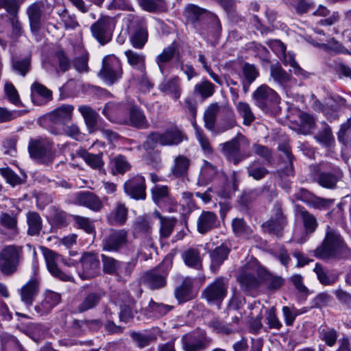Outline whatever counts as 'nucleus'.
Listing matches in <instances>:
<instances>
[{"instance_id":"3c124183","label":"nucleus","mask_w":351,"mask_h":351,"mask_svg":"<svg viewBox=\"0 0 351 351\" xmlns=\"http://www.w3.org/2000/svg\"><path fill=\"white\" fill-rule=\"evenodd\" d=\"M101 261L103 270L105 273L110 275L119 274V270L121 264L119 261L104 254L101 255Z\"/></svg>"},{"instance_id":"ddd939ff","label":"nucleus","mask_w":351,"mask_h":351,"mask_svg":"<svg viewBox=\"0 0 351 351\" xmlns=\"http://www.w3.org/2000/svg\"><path fill=\"white\" fill-rule=\"evenodd\" d=\"M287 225V219L283 214L280 204L274 206L270 218L262 224L264 232L278 238L283 234L284 228Z\"/></svg>"},{"instance_id":"0eeeda50","label":"nucleus","mask_w":351,"mask_h":351,"mask_svg":"<svg viewBox=\"0 0 351 351\" xmlns=\"http://www.w3.org/2000/svg\"><path fill=\"white\" fill-rule=\"evenodd\" d=\"M185 136L177 127L167 129L164 132H152L148 135L144 146L146 148H154L158 143L162 146H173L180 144Z\"/></svg>"},{"instance_id":"a19ab883","label":"nucleus","mask_w":351,"mask_h":351,"mask_svg":"<svg viewBox=\"0 0 351 351\" xmlns=\"http://www.w3.org/2000/svg\"><path fill=\"white\" fill-rule=\"evenodd\" d=\"M182 257L184 263L189 267L199 269L202 266L199 252L197 249H187L182 253Z\"/></svg>"},{"instance_id":"8fccbe9b","label":"nucleus","mask_w":351,"mask_h":351,"mask_svg":"<svg viewBox=\"0 0 351 351\" xmlns=\"http://www.w3.org/2000/svg\"><path fill=\"white\" fill-rule=\"evenodd\" d=\"M175 53L176 47L173 45H171L165 48L158 55L156 61L161 73L163 72L164 64L169 62L174 57Z\"/></svg>"},{"instance_id":"b1692460","label":"nucleus","mask_w":351,"mask_h":351,"mask_svg":"<svg viewBox=\"0 0 351 351\" xmlns=\"http://www.w3.org/2000/svg\"><path fill=\"white\" fill-rule=\"evenodd\" d=\"M0 226L9 231L8 237L11 239H15L19 234L18 216L14 212H1L0 213Z\"/></svg>"},{"instance_id":"a18cd8bd","label":"nucleus","mask_w":351,"mask_h":351,"mask_svg":"<svg viewBox=\"0 0 351 351\" xmlns=\"http://www.w3.org/2000/svg\"><path fill=\"white\" fill-rule=\"evenodd\" d=\"M155 250L156 248L151 235L143 236L138 250V254L147 260L152 257V253Z\"/></svg>"},{"instance_id":"4d7b16f0","label":"nucleus","mask_w":351,"mask_h":351,"mask_svg":"<svg viewBox=\"0 0 351 351\" xmlns=\"http://www.w3.org/2000/svg\"><path fill=\"white\" fill-rule=\"evenodd\" d=\"M208 326L212 328L213 332L218 334L229 335L234 332L233 329L230 326L229 324L217 318L212 319L208 323Z\"/></svg>"},{"instance_id":"680f3d73","label":"nucleus","mask_w":351,"mask_h":351,"mask_svg":"<svg viewBox=\"0 0 351 351\" xmlns=\"http://www.w3.org/2000/svg\"><path fill=\"white\" fill-rule=\"evenodd\" d=\"M242 74L248 84H252L259 75L257 68L249 63H245L242 67Z\"/></svg>"},{"instance_id":"39448f33","label":"nucleus","mask_w":351,"mask_h":351,"mask_svg":"<svg viewBox=\"0 0 351 351\" xmlns=\"http://www.w3.org/2000/svg\"><path fill=\"white\" fill-rule=\"evenodd\" d=\"M23 247L8 245L0 251V271L6 276H11L18 270L23 258Z\"/></svg>"},{"instance_id":"cd10ccee","label":"nucleus","mask_w":351,"mask_h":351,"mask_svg":"<svg viewBox=\"0 0 351 351\" xmlns=\"http://www.w3.org/2000/svg\"><path fill=\"white\" fill-rule=\"evenodd\" d=\"M158 89L165 95H170L173 99L178 100L182 93L180 79L176 76L165 80L160 84Z\"/></svg>"},{"instance_id":"79ce46f5","label":"nucleus","mask_w":351,"mask_h":351,"mask_svg":"<svg viewBox=\"0 0 351 351\" xmlns=\"http://www.w3.org/2000/svg\"><path fill=\"white\" fill-rule=\"evenodd\" d=\"M215 85L207 80H202L194 86V94L203 99L211 97L215 93Z\"/></svg>"},{"instance_id":"0e129e2a","label":"nucleus","mask_w":351,"mask_h":351,"mask_svg":"<svg viewBox=\"0 0 351 351\" xmlns=\"http://www.w3.org/2000/svg\"><path fill=\"white\" fill-rule=\"evenodd\" d=\"M113 216V221L116 224H123L128 217V209L124 204L118 203L112 213Z\"/></svg>"},{"instance_id":"473e14b6","label":"nucleus","mask_w":351,"mask_h":351,"mask_svg":"<svg viewBox=\"0 0 351 351\" xmlns=\"http://www.w3.org/2000/svg\"><path fill=\"white\" fill-rule=\"evenodd\" d=\"M270 77L283 87L288 86L292 81L291 75L285 71L279 63L271 65Z\"/></svg>"},{"instance_id":"f3484780","label":"nucleus","mask_w":351,"mask_h":351,"mask_svg":"<svg viewBox=\"0 0 351 351\" xmlns=\"http://www.w3.org/2000/svg\"><path fill=\"white\" fill-rule=\"evenodd\" d=\"M125 193L135 199H145L146 197L145 179L141 175H136L128 179L123 186Z\"/></svg>"},{"instance_id":"603ef678","label":"nucleus","mask_w":351,"mask_h":351,"mask_svg":"<svg viewBox=\"0 0 351 351\" xmlns=\"http://www.w3.org/2000/svg\"><path fill=\"white\" fill-rule=\"evenodd\" d=\"M315 138L326 147L330 146L335 141L330 126L325 123H323V129L315 136Z\"/></svg>"},{"instance_id":"7ed1b4c3","label":"nucleus","mask_w":351,"mask_h":351,"mask_svg":"<svg viewBox=\"0 0 351 351\" xmlns=\"http://www.w3.org/2000/svg\"><path fill=\"white\" fill-rule=\"evenodd\" d=\"M220 147L225 158L235 165L252 155L250 141L241 134L220 144Z\"/></svg>"},{"instance_id":"e2e57ef3","label":"nucleus","mask_w":351,"mask_h":351,"mask_svg":"<svg viewBox=\"0 0 351 351\" xmlns=\"http://www.w3.org/2000/svg\"><path fill=\"white\" fill-rule=\"evenodd\" d=\"M320 338L326 344L332 347L337 339V332L334 328H322L319 331Z\"/></svg>"},{"instance_id":"2f4dec72","label":"nucleus","mask_w":351,"mask_h":351,"mask_svg":"<svg viewBox=\"0 0 351 351\" xmlns=\"http://www.w3.org/2000/svg\"><path fill=\"white\" fill-rule=\"evenodd\" d=\"M192 285V280L190 278H186L182 284L176 288L174 295L180 303L189 301L194 298L191 291Z\"/></svg>"},{"instance_id":"4be33fe9","label":"nucleus","mask_w":351,"mask_h":351,"mask_svg":"<svg viewBox=\"0 0 351 351\" xmlns=\"http://www.w3.org/2000/svg\"><path fill=\"white\" fill-rule=\"evenodd\" d=\"M343 173L339 168L331 171H321L317 173L315 181L323 188L335 189L337 182L342 178Z\"/></svg>"},{"instance_id":"bf43d9fd","label":"nucleus","mask_w":351,"mask_h":351,"mask_svg":"<svg viewBox=\"0 0 351 351\" xmlns=\"http://www.w3.org/2000/svg\"><path fill=\"white\" fill-rule=\"evenodd\" d=\"M206 10L193 4L188 5L184 12V16L191 22L199 20Z\"/></svg>"},{"instance_id":"a211bd4d","label":"nucleus","mask_w":351,"mask_h":351,"mask_svg":"<svg viewBox=\"0 0 351 351\" xmlns=\"http://www.w3.org/2000/svg\"><path fill=\"white\" fill-rule=\"evenodd\" d=\"M128 232L124 229L112 230L102 241L103 250L117 252L128 242Z\"/></svg>"},{"instance_id":"37998d69","label":"nucleus","mask_w":351,"mask_h":351,"mask_svg":"<svg viewBox=\"0 0 351 351\" xmlns=\"http://www.w3.org/2000/svg\"><path fill=\"white\" fill-rule=\"evenodd\" d=\"M232 228L237 237L248 238L252 234V230L242 218H234L232 221Z\"/></svg>"},{"instance_id":"864d4df0","label":"nucleus","mask_w":351,"mask_h":351,"mask_svg":"<svg viewBox=\"0 0 351 351\" xmlns=\"http://www.w3.org/2000/svg\"><path fill=\"white\" fill-rule=\"evenodd\" d=\"M237 109L243 119L244 125H249L255 119V117L248 104L239 101L237 105Z\"/></svg>"},{"instance_id":"9b49d317","label":"nucleus","mask_w":351,"mask_h":351,"mask_svg":"<svg viewBox=\"0 0 351 351\" xmlns=\"http://www.w3.org/2000/svg\"><path fill=\"white\" fill-rule=\"evenodd\" d=\"M228 287V278H217L204 289L202 297L210 304H219L226 297Z\"/></svg>"},{"instance_id":"338daca9","label":"nucleus","mask_w":351,"mask_h":351,"mask_svg":"<svg viewBox=\"0 0 351 351\" xmlns=\"http://www.w3.org/2000/svg\"><path fill=\"white\" fill-rule=\"evenodd\" d=\"M61 23H62L65 29H73L76 28L79 24L74 16L71 15L66 10L58 13Z\"/></svg>"},{"instance_id":"de8ad7c7","label":"nucleus","mask_w":351,"mask_h":351,"mask_svg":"<svg viewBox=\"0 0 351 351\" xmlns=\"http://www.w3.org/2000/svg\"><path fill=\"white\" fill-rule=\"evenodd\" d=\"M346 104V100L341 97L337 98H331L330 99L326 104V106L324 107L322 110L324 112L328 119L332 120L335 119L337 117L336 114L330 113V110H332L333 112H337L339 108L342 106H344Z\"/></svg>"},{"instance_id":"6e6552de","label":"nucleus","mask_w":351,"mask_h":351,"mask_svg":"<svg viewBox=\"0 0 351 351\" xmlns=\"http://www.w3.org/2000/svg\"><path fill=\"white\" fill-rule=\"evenodd\" d=\"M52 146V143L46 138H32L28 145L29 156L38 162L48 165L53 159Z\"/></svg>"},{"instance_id":"72a5a7b5","label":"nucleus","mask_w":351,"mask_h":351,"mask_svg":"<svg viewBox=\"0 0 351 351\" xmlns=\"http://www.w3.org/2000/svg\"><path fill=\"white\" fill-rule=\"evenodd\" d=\"M77 154L91 168L97 170H101L102 169L104 166L102 153L94 154L88 153L84 149H80L77 151Z\"/></svg>"},{"instance_id":"dca6fc26","label":"nucleus","mask_w":351,"mask_h":351,"mask_svg":"<svg viewBox=\"0 0 351 351\" xmlns=\"http://www.w3.org/2000/svg\"><path fill=\"white\" fill-rule=\"evenodd\" d=\"M82 269L79 276L82 280H88L96 277L99 274V261L93 253H84L80 258Z\"/></svg>"},{"instance_id":"ea45409f","label":"nucleus","mask_w":351,"mask_h":351,"mask_svg":"<svg viewBox=\"0 0 351 351\" xmlns=\"http://www.w3.org/2000/svg\"><path fill=\"white\" fill-rule=\"evenodd\" d=\"M78 110L82 115L89 130L93 132L97 125L98 114L90 106H80Z\"/></svg>"},{"instance_id":"f8f14e48","label":"nucleus","mask_w":351,"mask_h":351,"mask_svg":"<svg viewBox=\"0 0 351 351\" xmlns=\"http://www.w3.org/2000/svg\"><path fill=\"white\" fill-rule=\"evenodd\" d=\"M115 25L112 17L102 16L90 26L92 35L101 45H105L112 39Z\"/></svg>"},{"instance_id":"09e8293b","label":"nucleus","mask_w":351,"mask_h":351,"mask_svg":"<svg viewBox=\"0 0 351 351\" xmlns=\"http://www.w3.org/2000/svg\"><path fill=\"white\" fill-rule=\"evenodd\" d=\"M151 193L154 202L158 206L170 198L169 188L165 185H156L152 189Z\"/></svg>"},{"instance_id":"c03bdc74","label":"nucleus","mask_w":351,"mask_h":351,"mask_svg":"<svg viewBox=\"0 0 351 351\" xmlns=\"http://www.w3.org/2000/svg\"><path fill=\"white\" fill-rule=\"evenodd\" d=\"M217 104H211L204 112V121L205 127L209 130H213L215 125L217 115L219 111Z\"/></svg>"},{"instance_id":"393cba45","label":"nucleus","mask_w":351,"mask_h":351,"mask_svg":"<svg viewBox=\"0 0 351 351\" xmlns=\"http://www.w3.org/2000/svg\"><path fill=\"white\" fill-rule=\"evenodd\" d=\"M217 216L211 211H202L197 221V231L205 234L217 226Z\"/></svg>"},{"instance_id":"2eb2a0df","label":"nucleus","mask_w":351,"mask_h":351,"mask_svg":"<svg viewBox=\"0 0 351 351\" xmlns=\"http://www.w3.org/2000/svg\"><path fill=\"white\" fill-rule=\"evenodd\" d=\"M252 96L256 104L262 109H268L280 101L277 93L266 84H262L258 87Z\"/></svg>"},{"instance_id":"7c9ffc66","label":"nucleus","mask_w":351,"mask_h":351,"mask_svg":"<svg viewBox=\"0 0 351 351\" xmlns=\"http://www.w3.org/2000/svg\"><path fill=\"white\" fill-rule=\"evenodd\" d=\"M104 296V292L99 291L88 293L79 304L77 311L84 313L96 307Z\"/></svg>"},{"instance_id":"f03ea898","label":"nucleus","mask_w":351,"mask_h":351,"mask_svg":"<svg viewBox=\"0 0 351 351\" xmlns=\"http://www.w3.org/2000/svg\"><path fill=\"white\" fill-rule=\"evenodd\" d=\"M103 113L109 119L117 116L120 122L139 129H145L149 126L143 112L138 106L132 103L127 104L108 103L104 108Z\"/></svg>"},{"instance_id":"423d86ee","label":"nucleus","mask_w":351,"mask_h":351,"mask_svg":"<svg viewBox=\"0 0 351 351\" xmlns=\"http://www.w3.org/2000/svg\"><path fill=\"white\" fill-rule=\"evenodd\" d=\"M172 267V261L164 260L156 268L145 272L142 278V282L151 290H158L167 285V277Z\"/></svg>"},{"instance_id":"49530a36","label":"nucleus","mask_w":351,"mask_h":351,"mask_svg":"<svg viewBox=\"0 0 351 351\" xmlns=\"http://www.w3.org/2000/svg\"><path fill=\"white\" fill-rule=\"evenodd\" d=\"M298 117L300 122L298 132L304 135L310 134L311 131L315 128V118L306 112H301Z\"/></svg>"},{"instance_id":"052dcab7","label":"nucleus","mask_w":351,"mask_h":351,"mask_svg":"<svg viewBox=\"0 0 351 351\" xmlns=\"http://www.w3.org/2000/svg\"><path fill=\"white\" fill-rule=\"evenodd\" d=\"M0 174L12 186L23 183V180L9 167L0 168Z\"/></svg>"},{"instance_id":"20e7f679","label":"nucleus","mask_w":351,"mask_h":351,"mask_svg":"<svg viewBox=\"0 0 351 351\" xmlns=\"http://www.w3.org/2000/svg\"><path fill=\"white\" fill-rule=\"evenodd\" d=\"M265 275L266 270L254 260L240 269L237 280L245 289L249 290L258 287Z\"/></svg>"},{"instance_id":"f704fd0d","label":"nucleus","mask_w":351,"mask_h":351,"mask_svg":"<svg viewBox=\"0 0 351 351\" xmlns=\"http://www.w3.org/2000/svg\"><path fill=\"white\" fill-rule=\"evenodd\" d=\"M128 63L134 69L138 70L141 73L145 71V56L141 53H137L132 50L125 51Z\"/></svg>"},{"instance_id":"13d9d810","label":"nucleus","mask_w":351,"mask_h":351,"mask_svg":"<svg viewBox=\"0 0 351 351\" xmlns=\"http://www.w3.org/2000/svg\"><path fill=\"white\" fill-rule=\"evenodd\" d=\"M134 229L137 233L151 235L152 228L150 221L144 217H138L134 223Z\"/></svg>"},{"instance_id":"9d476101","label":"nucleus","mask_w":351,"mask_h":351,"mask_svg":"<svg viewBox=\"0 0 351 351\" xmlns=\"http://www.w3.org/2000/svg\"><path fill=\"white\" fill-rule=\"evenodd\" d=\"M181 341L184 351H203L211 345L213 340L205 330L199 329L184 335Z\"/></svg>"},{"instance_id":"aec40b11","label":"nucleus","mask_w":351,"mask_h":351,"mask_svg":"<svg viewBox=\"0 0 351 351\" xmlns=\"http://www.w3.org/2000/svg\"><path fill=\"white\" fill-rule=\"evenodd\" d=\"M43 255L45 259L47 269L53 276L62 281L71 282L73 280L72 276L62 271L58 267L57 263L60 258L58 254L51 250L45 249L43 251Z\"/></svg>"},{"instance_id":"bb28decb","label":"nucleus","mask_w":351,"mask_h":351,"mask_svg":"<svg viewBox=\"0 0 351 351\" xmlns=\"http://www.w3.org/2000/svg\"><path fill=\"white\" fill-rule=\"evenodd\" d=\"M152 216L160 220L159 237L160 239H165L172 234L176 223V219L173 217H164L161 213L155 210Z\"/></svg>"},{"instance_id":"c756f323","label":"nucleus","mask_w":351,"mask_h":351,"mask_svg":"<svg viewBox=\"0 0 351 351\" xmlns=\"http://www.w3.org/2000/svg\"><path fill=\"white\" fill-rule=\"evenodd\" d=\"M191 165V160L186 156L179 154L173 158L171 173L176 178H182L187 175Z\"/></svg>"},{"instance_id":"c85d7f7f","label":"nucleus","mask_w":351,"mask_h":351,"mask_svg":"<svg viewBox=\"0 0 351 351\" xmlns=\"http://www.w3.org/2000/svg\"><path fill=\"white\" fill-rule=\"evenodd\" d=\"M61 301V295L60 293L53 291L47 290L44 293V299L39 305H37L36 310L41 313L45 314L49 313L54 306Z\"/></svg>"},{"instance_id":"c9c22d12","label":"nucleus","mask_w":351,"mask_h":351,"mask_svg":"<svg viewBox=\"0 0 351 351\" xmlns=\"http://www.w3.org/2000/svg\"><path fill=\"white\" fill-rule=\"evenodd\" d=\"M229 252V249L223 245L217 247L213 252H211L210 268L213 271H216L219 267L227 258Z\"/></svg>"},{"instance_id":"1a4fd4ad","label":"nucleus","mask_w":351,"mask_h":351,"mask_svg":"<svg viewBox=\"0 0 351 351\" xmlns=\"http://www.w3.org/2000/svg\"><path fill=\"white\" fill-rule=\"evenodd\" d=\"M123 71L120 60L114 55H107L102 60V66L99 76L109 85L119 80Z\"/></svg>"},{"instance_id":"4c0bfd02","label":"nucleus","mask_w":351,"mask_h":351,"mask_svg":"<svg viewBox=\"0 0 351 351\" xmlns=\"http://www.w3.org/2000/svg\"><path fill=\"white\" fill-rule=\"evenodd\" d=\"M138 3L143 10L148 12L158 13L167 10L165 0H138Z\"/></svg>"},{"instance_id":"5701e85b","label":"nucleus","mask_w":351,"mask_h":351,"mask_svg":"<svg viewBox=\"0 0 351 351\" xmlns=\"http://www.w3.org/2000/svg\"><path fill=\"white\" fill-rule=\"evenodd\" d=\"M74 106L70 104H64L56 108L47 114L48 119L53 123H62L63 125L72 119Z\"/></svg>"},{"instance_id":"5fc2aeb1","label":"nucleus","mask_w":351,"mask_h":351,"mask_svg":"<svg viewBox=\"0 0 351 351\" xmlns=\"http://www.w3.org/2000/svg\"><path fill=\"white\" fill-rule=\"evenodd\" d=\"M73 220L77 228H80L88 234L95 232V226L93 221L89 218L80 216L73 215Z\"/></svg>"},{"instance_id":"4468645a","label":"nucleus","mask_w":351,"mask_h":351,"mask_svg":"<svg viewBox=\"0 0 351 351\" xmlns=\"http://www.w3.org/2000/svg\"><path fill=\"white\" fill-rule=\"evenodd\" d=\"M297 214L302 220L304 230L301 232L295 231L293 239L301 244L306 242L308 239L309 235L316 230L318 221L312 213L304 208L299 209Z\"/></svg>"},{"instance_id":"774afa93","label":"nucleus","mask_w":351,"mask_h":351,"mask_svg":"<svg viewBox=\"0 0 351 351\" xmlns=\"http://www.w3.org/2000/svg\"><path fill=\"white\" fill-rule=\"evenodd\" d=\"M2 346L8 350L15 351L16 349H20L21 346L19 341L14 336L4 334L1 336Z\"/></svg>"},{"instance_id":"a878e982","label":"nucleus","mask_w":351,"mask_h":351,"mask_svg":"<svg viewBox=\"0 0 351 351\" xmlns=\"http://www.w3.org/2000/svg\"><path fill=\"white\" fill-rule=\"evenodd\" d=\"M75 201L77 204L87 207L95 212L99 211L102 208L99 198L90 192L78 193Z\"/></svg>"},{"instance_id":"69168bd1","label":"nucleus","mask_w":351,"mask_h":351,"mask_svg":"<svg viewBox=\"0 0 351 351\" xmlns=\"http://www.w3.org/2000/svg\"><path fill=\"white\" fill-rule=\"evenodd\" d=\"M4 91L10 102L16 106H20L22 105L18 91L12 83H5L4 86Z\"/></svg>"},{"instance_id":"412c9836","label":"nucleus","mask_w":351,"mask_h":351,"mask_svg":"<svg viewBox=\"0 0 351 351\" xmlns=\"http://www.w3.org/2000/svg\"><path fill=\"white\" fill-rule=\"evenodd\" d=\"M40 279L34 277L28 280L19 289L21 300L27 306L32 305L34 298L40 291Z\"/></svg>"},{"instance_id":"f257e3e1","label":"nucleus","mask_w":351,"mask_h":351,"mask_svg":"<svg viewBox=\"0 0 351 351\" xmlns=\"http://www.w3.org/2000/svg\"><path fill=\"white\" fill-rule=\"evenodd\" d=\"M313 255L321 260H340L350 256V250L340 233L327 226L322 243L313 251Z\"/></svg>"},{"instance_id":"e433bc0d","label":"nucleus","mask_w":351,"mask_h":351,"mask_svg":"<svg viewBox=\"0 0 351 351\" xmlns=\"http://www.w3.org/2000/svg\"><path fill=\"white\" fill-rule=\"evenodd\" d=\"M26 218L28 225L27 234L31 236L38 235L43 227L40 215L36 212H28Z\"/></svg>"},{"instance_id":"6ab92c4d","label":"nucleus","mask_w":351,"mask_h":351,"mask_svg":"<svg viewBox=\"0 0 351 351\" xmlns=\"http://www.w3.org/2000/svg\"><path fill=\"white\" fill-rule=\"evenodd\" d=\"M44 7L43 2L36 1L27 9L26 13L29 19L30 29L32 32H38L42 27L43 21L45 18L43 11Z\"/></svg>"},{"instance_id":"6e6d98bb","label":"nucleus","mask_w":351,"mask_h":351,"mask_svg":"<svg viewBox=\"0 0 351 351\" xmlns=\"http://www.w3.org/2000/svg\"><path fill=\"white\" fill-rule=\"evenodd\" d=\"M247 175L254 180H258L263 178L267 173V169L256 162L250 163L247 167Z\"/></svg>"},{"instance_id":"58836bf2","label":"nucleus","mask_w":351,"mask_h":351,"mask_svg":"<svg viewBox=\"0 0 351 351\" xmlns=\"http://www.w3.org/2000/svg\"><path fill=\"white\" fill-rule=\"evenodd\" d=\"M148 38L147 29L142 20L140 27L134 32L130 38L132 45L136 49H141L146 43Z\"/></svg>"}]
</instances>
